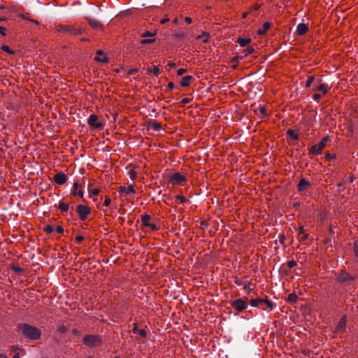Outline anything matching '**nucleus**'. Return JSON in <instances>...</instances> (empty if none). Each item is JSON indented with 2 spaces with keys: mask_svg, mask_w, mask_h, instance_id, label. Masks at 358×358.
I'll return each instance as SVG.
<instances>
[{
  "mask_svg": "<svg viewBox=\"0 0 358 358\" xmlns=\"http://www.w3.org/2000/svg\"><path fill=\"white\" fill-rule=\"evenodd\" d=\"M54 180L57 184L62 185L66 182L67 177L64 173L60 172L54 176Z\"/></svg>",
  "mask_w": 358,
  "mask_h": 358,
  "instance_id": "obj_11",
  "label": "nucleus"
},
{
  "mask_svg": "<svg viewBox=\"0 0 358 358\" xmlns=\"http://www.w3.org/2000/svg\"><path fill=\"white\" fill-rule=\"evenodd\" d=\"M148 125L150 128H152L155 131H159L162 129V125L155 120H150L148 122Z\"/></svg>",
  "mask_w": 358,
  "mask_h": 358,
  "instance_id": "obj_17",
  "label": "nucleus"
},
{
  "mask_svg": "<svg viewBox=\"0 0 358 358\" xmlns=\"http://www.w3.org/2000/svg\"><path fill=\"white\" fill-rule=\"evenodd\" d=\"M185 21L188 24H190L192 22V18L189 17H186L185 18Z\"/></svg>",
  "mask_w": 358,
  "mask_h": 358,
  "instance_id": "obj_62",
  "label": "nucleus"
},
{
  "mask_svg": "<svg viewBox=\"0 0 358 358\" xmlns=\"http://www.w3.org/2000/svg\"><path fill=\"white\" fill-rule=\"evenodd\" d=\"M110 203H111L110 199L109 197H106V199L104 200L103 205L106 206H108L110 205Z\"/></svg>",
  "mask_w": 358,
  "mask_h": 358,
  "instance_id": "obj_50",
  "label": "nucleus"
},
{
  "mask_svg": "<svg viewBox=\"0 0 358 358\" xmlns=\"http://www.w3.org/2000/svg\"><path fill=\"white\" fill-rule=\"evenodd\" d=\"M296 264V262L294 260H291L287 262V266L289 268H292Z\"/></svg>",
  "mask_w": 358,
  "mask_h": 358,
  "instance_id": "obj_43",
  "label": "nucleus"
},
{
  "mask_svg": "<svg viewBox=\"0 0 358 358\" xmlns=\"http://www.w3.org/2000/svg\"><path fill=\"white\" fill-rule=\"evenodd\" d=\"M332 157H333V156H331L330 154H327V155H325V159H326L327 160H331V159Z\"/></svg>",
  "mask_w": 358,
  "mask_h": 358,
  "instance_id": "obj_64",
  "label": "nucleus"
},
{
  "mask_svg": "<svg viewBox=\"0 0 358 358\" xmlns=\"http://www.w3.org/2000/svg\"><path fill=\"white\" fill-rule=\"evenodd\" d=\"M137 72V70L135 69H130L129 71V75H133V74H135Z\"/></svg>",
  "mask_w": 358,
  "mask_h": 358,
  "instance_id": "obj_60",
  "label": "nucleus"
},
{
  "mask_svg": "<svg viewBox=\"0 0 358 358\" xmlns=\"http://www.w3.org/2000/svg\"><path fill=\"white\" fill-rule=\"evenodd\" d=\"M44 231H45V233L47 234H51L52 231H53V227L50 225H47L45 228H44Z\"/></svg>",
  "mask_w": 358,
  "mask_h": 358,
  "instance_id": "obj_40",
  "label": "nucleus"
},
{
  "mask_svg": "<svg viewBox=\"0 0 358 358\" xmlns=\"http://www.w3.org/2000/svg\"><path fill=\"white\" fill-rule=\"evenodd\" d=\"M19 348L17 346L11 347V353H14L13 358H20V353L17 352Z\"/></svg>",
  "mask_w": 358,
  "mask_h": 358,
  "instance_id": "obj_29",
  "label": "nucleus"
},
{
  "mask_svg": "<svg viewBox=\"0 0 358 358\" xmlns=\"http://www.w3.org/2000/svg\"><path fill=\"white\" fill-rule=\"evenodd\" d=\"M176 199L177 200H179L180 203H184L188 201V200L182 195H177L176 196Z\"/></svg>",
  "mask_w": 358,
  "mask_h": 358,
  "instance_id": "obj_38",
  "label": "nucleus"
},
{
  "mask_svg": "<svg viewBox=\"0 0 358 358\" xmlns=\"http://www.w3.org/2000/svg\"><path fill=\"white\" fill-rule=\"evenodd\" d=\"M237 42L241 47H245L251 42L250 38H238Z\"/></svg>",
  "mask_w": 358,
  "mask_h": 358,
  "instance_id": "obj_21",
  "label": "nucleus"
},
{
  "mask_svg": "<svg viewBox=\"0 0 358 358\" xmlns=\"http://www.w3.org/2000/svg\"><path fill=\"white\" fill-rule=\"evenodd\" d=\"M148 227H150V229L153 231H155L157 229V227L156 226V224H151L150 223V225H148Z\"/></svg>",
  "mask_w": 358,
  "mask_h": 358,
  "instance_id": "obj_55",
  "label": "nucleus"
},
{
  "mask_svg": "<svg viewBox=\"0 0 358 358\" xmlns=\"http://www.w3.org/2000/svg\"><path fill=\"white\" fill-rule=\"evenodd\" d=\"M57 30L60 33H66L71 35H79L83 31L82 29H77L69 24H59L57 27Z\"/></svg>",
  "mask_w": 358,
  "mask_h": 358,
  "instance_id": "obj_5",
  "label": "nucleus"
},
{
  "mask_svg": "<svg viewBox=\"0 0 358 358\" xmlns=\"http://www.w3.org/2000/svg\"><path fill=\"white\" fill-rule=\"evenodd\" d=\"M120 192L121 193H124L125 194H134L136 192V191L134 188V186L132 185H130L128 187L121 186L120 187Z\"/></svg>",
  "mask_w": 358,
  "mask_h": 358,
  "instance_id": "obj_15",
  "label": "nucleus"
},
{
  "mask_svg": "<svg viewBox=\"0 0 358 358\" xmlns=\"http://www.w3.org/2000/svg\"><path fill=\"white\" fill-rule=\"evenodd\" d=\"M17 329L22 336L30 341H36L39 339L41 336V331L38 328L27 323L19 324Z\"/></svg>",
  "mask_w": 358,
  "mask_h": 358,
  "instance_id": "obj_1",
  "label": "nucleus"
},
{
  "mask_svg": "<svg viewBox=\"0 0 358 358\" xmlns=\"http://www.w3.org/2000/svg\"><path fill=\"white\" fill-rule=\"evenodd\" d=\"M244 57V56H236V57H234L231 59V62L232 63H236L237 62L239 59H243Z\"/></svg>",
  "mask_w": 358,
  "mask_h": 358,
  "instance_id": "obj_42",
  "label": "nucleus"
},
{
  "mask_svg": "<svg viewBox=\"0 0 358 358\" xmlns=\"http://www.w3.org/2000/svg\"><path fill=\"white\" fill-rule=\"evenodd\" d=\"M247 299V298H245V300L243 299H237L234 301H230V305L238 312H242L248 308Z\"/></svg>",
  "mask_w": 358,
  "mask_h": 358,
  "instance_id": "obj_6",
  "label": "nucleus"
},
{
  "mask_svg": "<svg viewBox=\"0 0 358 358\" xmlns=\"http://www.w3.org/2000/svg\"><path fill=\"white\" fill-rule=\"evenodd\" d=\"M287 134L293 140L296 141L299 139V134H296L295 131L292 129H288L287 131Z\"/></svg>",
  "mask_w": 358,
  "mask_h": 358,
  "instance_id": "obj_25",
  "label": "nucleus"
},
{
  "mask_svg": "<svg viewBox=\"0 0 358 358\" xmlns=\"http://www.w3.org/2000/svg\"><path fill=\"white\" fill-rule=\"evenodd\" d=\"M128 174L132 180H134L137 176L136 171H135L134 169L129 170Z\"/></svg>",
  "mask_w": 358,
  "mask_h": 358,
  "instance_id": "obj_35",
  "label": "nucleus"
},
{
  "mask_svg": "<svg viewBox=\"0 0 358 358\" xmlns=\"http://www.w3.org/2000/svg\"><path fill=\"white\" fill-rule=\"evenodd\" d=\"M259 308H261L264 310H271L275 307V304L272 303L271 301L264 299H261V301H259Z\"/></svg>",
  "mask_w": 358,
  "mask_h": 358,
  "instance_id": "obj_10",
  "label": "nucleus"
},
{
  "mask_svg": "<svg viewBox=\"0 0 358 358\" xmlns=\"http://www.w3.org/2000/svg\"><path fill=\"white\" fill-rule=\"evenodd\" d=\"M186 180V178L180 173H175L169 178V182L173 185L180 184Z\"/></svg>",
  "mask_w": 358,
  "mask_h": 358,
  "instance_id": "obj_9",
  "label": "nucleus"
},
{
  "mask_svg": "<svg viewBox=\"0 0 358 358\" xmlns=\"http://www.w3.org/2000/svg\"><path fill=\"white\" fill-rule=\"evenodd\" d=\"M296 299H297V296L294 294V293H292V294H289L288 295V301L291 302V303H295L296 301Z\"/></svg>",
  "mask_w": 358,
  "mask_h": 358,
  "instance_id": "obj_33",
  "label": "nucleus"
},
{
  "mask_svg": "<svg viewBox=\"0 0 358 358\" xmlns=\"http://www.w3.org/2000/svg\"><path fill=\"white\" fill-rule=\"evenodd\" d=\"M155 41V38H150V39H143L141 41V43L142 44H148L154 42Z\"/></svg>",
  "mask_w": 358,
  "mask_h": 358,
  "instance_id": "obj_39",
  "label": "nucleus"
},
{
  "mask_svg": "<svg viewBox=\"0 0 358 358\" xmlns=\"http://www.w3.org/2000/svg\"><path fill=\"white\" fill-rule=\"evenodd\" d=\"M243 289L247 292H249L250 291V284H247V285H245L244 287H243Z\"/></svg>",
  "mask_w": 358,
  "mask_h": 358,
  "instance_id": "obj_56",
  "label": "nucleus"
},
{
  "mask_svg": "<svg viewBox=\"0 0 358 358\" xmlns=\"http://www.w3.org/2000/svg\"><path fill=\"white\" fill-rule=\"evenodd\" d=\"M86 20L93 29H98L102 27L101 24L95 19L91 17H86Z\"/></svg>",
  "mask_w": 358,
  "mask_h": 358,
  "instance_id": "obj_16",
  "label": "nucleus"
},
{
  "mask_svg": "<svg viewBox=\"0 0 358 358\" xmlns=\"http://www.w3.org/2000/svg\"><path fill=\"white\" fill-rule=\"evenodd\" d=\"M6 28L4 27H1L0 26V34L2 35V36H6Z\"/></svg>",
  "mask_w": 358,
  "mask_h": 358,
  "instance_id": "obj_46",
  "label": "nucleus"
},
{
  "mask_svg": "<svg viewBox=\"0 0 358 358\" xmlns=\"http://www.w3.org/2000/svg\"><path fill=\"white\" fill-rule=\"evenodd\" d=\"M203 38V39H202L203 42L207 43L208 41L209 36L207 34L203 33L201 35L198 36L196 38L201 39Z\"/></svg>",
  "mask_w": 358,
  "mask_h": 358,
  "instance_id": "obj_34",
  "label": "nucleus"
},
{
  "mask_svg": "<svg viewBox=\"0 0 358 358\" xmlns=\"http://www.w3.org/2000/svg\"><path fill=\"white\" fill-rule=\"evenodd\" d=\"M302 235H303V236H302V237L301 238V241H305V240H306V239H307V238H308V234H302Z\"/></svg>",
  "mask_w": 358,
  "mask_h": 358,
  "instance_id": "obj_63",
  "label": "nucleus"
},
{
  "mask_svg": "<svg viewBox=\"0 0 358 358\" xmlns=\"http://www.w3.org/2000/svg\"><path fill=\"white\" fill-rule=\"evenodd\" d=\"M259 111H260L262 115H266V108L264 107L260 106L259 107Z\"/></svg>",
  "mask_w": 358,
  "mask_h": 358,
  "instance_id": "obj_52",
  "label": "nucleus"
},
{
  "mask_svg": "<svg viewBox=\"0 0 358 358\" xmlns=\"http://www.w3.org/2000/svg\"><path fill=\"white\" fill-rule=\"evenodd\" d=\"M56 230L59 234H62L64 232V228L62 226H57Z\"/></svg>",
  "mask_w": 358,
  "mask_h": 358,
  "instance_id": "obj_53",
  "label": "nucleus"
},
{
  "mask_svg": "<svg viewBox=\"0 0 358 358\" xmlns=\"http://www.w3.org/2000/svg\"><path fill=\"white\" fill-rule=\"evenodd\" d=\"M10 267H11V269L13 271H14L17 274H20L23 271V269L21 267H20L19 266L13 264V265H11Z\"/></svg>",
  "mask_w": 358,
  "mask_h": 358,
  "instance_id": "obj_31",
  "label": "nucleus"
},
{
  "mask_svg": "<svg viewBox=\"0 0 358 358\" xmlns=\"http://www.w3.org/2000/svg\"><path fill=\"white\" fill-rule=\"evenodd\" d=\"M329 141H330L329 136H325L319 143L313 145L308 149L309 155H318L321 154Z\"/></svg>",
  "mask_w": 358,
  "mask_h": 358,
  "instance_id": "obj_4",
  "label": "nucleus"
},
{
  "mask_svg": "<svg viewBox=\"0 0 358 358\" xmlns=\"http://www.w3.org/2000/svg\"><path fill=\"white\" fill-rule=\"evenodd\" d=\"M186 72H187V69H182H182H178V71H177V74H178V76H182V75H183V74H184L185 73H186Z\"/></svg>",
  "mask_w": 358,
  "mask_h": 358,
  "instance_id": "obj_47",
  "label": "nucleus"
},
{
  "mask_svg": "<svg viewBox=\"0 0 358 358\" xmlns=\"http://www.w3.org/2000/svg\"><path fill=\"white\" fill-rule=\"evenodd\" d=\"M87 124L98 129H101L103 127V124L98 121V116L94 114L90 115L87 119Z\"/></svg>",
  "mask_w": 358,
  "mask_h": 358,
  "instance_id": "obj_8",
  "label": "nucleus"
},
{
  "mask_svg": "<svg viewBox=\"0 0 358 358\" xmlns=\"http://www.w3.org/2000/svg\"><path fill=\"white\" fill-rule=\"evenodd\" d=\"M58 208L63 213L67 212L69 209V205L67 203H64V202L60 201L59 203Z\"/></svg>",
  "mask_w": 358,
  "mask_h": 358,
  "instance_id": "obj_23",
  "label": "nucleus"
},
{
  "mask_svg": "<svg viewBox=\"0 0 358 358\" xmlns=\"http://www.w3.org/2000/svg\"><path fill=\"white\" fill-rule=\"evenodd\" d=\"M315 90L322 92L323 94H325L327 92V87L326 85L320 84Z\"/></svg>",
  "mask_w": 358,
  "mask_h": 358,
  "instance_id": "obj_30",
  "label": "nucleus"
},
{
  "mask_svg": "<svg viewBox=\"0 0 358 358\" xmlns=\"http://www.w3.org/2000/svg\"><path fill=\"white\" fill-rule=\"evenodd\" d=\"M308 30V27L304 23H299L296 27V33L299 36L304 35Z\"/></svg>",
  "mask_w": 358,
  "mask_h": 358,
  "instance_id": "obj_14",
  "label": "nucleus"
},
{
  "mask_svg": "<svg viewBox=\"0 0 358 358\" xmlns=\"http://www.w3.org/2000/svg\"><path fill=\"white\" fill-rule=\"evenodd\" d=\"M147 71L148 73H153L155 76L159 74V69L157 66H154L152 69H148Z\"/></svg>",
  "mask_w": 358,
  "mask_h": 358,
  "instance_id": "obj_26",
  "label": "nucleus"
},
{
  "mask_svg": "<svg viewBox=\"0 0 358 358\" xmlns=\"http://www.w3.org/2000/svg\"><path fill=\"white\" fill-rule=\"evenodd\" d=\"M168 66H169L170 67L174 68V67H176V64L174 62L169 61L168 62Z\"/></svg>",
  "mask_w": 358,
  "mask_h": 358,
  "instance_id": "obj_61",
  "label": "nucleus"
},
{
  "mask_svg": "<svg viewBox=\"0 0 358 358\" xmlns=\"http://www.w3.org/2000/svg\"><path fill=\"white\" fill-rule=\"evenodd\" d=\"M191 101H192V99L189 98H184L182 99L181 103L184 106V105L189 103Z\"/></svg>",
  "mask_w": 358,
  "mask_h": 358,
  "instance_id": "obj_48",
  "label": "nucleus"
},
{
  "mask_svg": "<svg viewBox=\"0 0 358 358\" xmlns=\"http://www.w3.org/2000/svg\"><path fill=\"white\" fill-rule=\"evenodd\" d=\"M76 212L78 214L80 219L84 221L87 220V215L91 213V209L87 206L79 204L76 207Z\"/></svg>",
  "mask_w": 358,
  "mask_h": 358,
  "instance_id": "obj_7",
  "label": "nucleus"
},
{
  "mask_svg": "<svg viewBox=\"0 0 358 358\" xmlns=\"http://www.w3.org/2000/svg\"><path fill=\"white\" fill-rule=\"evenodd\" d=\"M79 187V184L78 182H75L73 184V189L72 190V194L74 195V196H76L77 195V189Z\"/></svg>",
  "mask_w": 358,
  "mask_h": 358,
  "instance_id": "obj_41",
  "label": "nucleus"
},
{
  "mask_svg": "<svg viewBox=\"0 0 358 358\" xmlns=\"http://www.w3.org/2000/svg\"><path fill=\"white\" fill-rule=\"evenodd\" d=\"M255 52V49L252 46H249L243 50L244 57L251 55V54L254 53Z\"/></svg>",
  "mask_w": 358,
  "mask_h": 358,
  "instance_id": "obj_27",
  "label": "nucleus"
},
{
  "mask_svg": "<svg viewBox=\"0 0 358 358\" xmlns=\"http://www.w3.org/2000/svg\"><path fill=\"white\" fill-rule=\"evenodd\" d=\"M261 299H260V298H257V299H251V300L250 301V305H251L252 306H253V307H257V308H259V303H260V302H259V301H261Z\"/></svg>",
  "mask_w": 358,
  "mask_h": 358,
  "instance_id": "obj_28",
  "label": "nucleus"
},
{
  "mask_svg": "<svg viewBox=\"0 0 358 358\" xmlns=\"http://www.w3.org/2000/svg\"><path fill=\"white\" fill-rule=\"evenodd\" d=\"M314 80H315V77L314 76H309L308 78L307 81L306 82L305 87L306 88L310 87L311 84L313 83Z\"/></svg>",
  "mask_w": 358,
  "mask_h": 358,
  "instance_id": "obj_32",
  "label": "nucleus"
},
{
  "mask_svg": "<svg viewBox=\"0 0 358 358\" xmlns=\"http://www.w3.org/2000/svg\"><path fill=\"white\" fill-rule=\"evenodd\" d=\"M83 240H84V237L83 236H78L76 238V243L77 244H80Z\"/></svg>",
  "mask_w": 358,
  "mask_h": 358,
  "instance_id": "obj_45",
  "label": "nucleus"
},
{
  "mask_svg": "<svg viewBox=\"0 0 358 358\" xmlns=\"http://www.w3.org/2000/svg\"><path fill=\"white\" fill-rule=\"evenodd\" d=\"M150 219L151 217L148 214H145L141 216V221L143 222V224L145 227L150 225L149 221L150 220Z\"/></svg>",
  "mask_w": 358,
  "mask_h": 358,
  "instance_id": "obj_24",
  "label": "nucleus"
},
{
  "mask_svg": "<svg viewBox=\"0 0 358 358\" xmlns=\"http://www.w3.org/2000/svg\"><path fill=\"white\" fill-rule=\"evenodd\" d=\"M57 330L59 333L64 334L67 331L68 329L65 325L62 324L58 327Z\"/></svg>",
  "mask_w": 358,
  "mask_h": 358,
  "instance_id": "obj_36",
  "label": "nucleus"
},
{
  "mask_svg": "<svg viewBox=\"0 0 358 358\" xmlns=\"http://www.w3.org/2000/svg\"><path fill=\"white\" fill-rule=\"evenodd\" d=\"M270 27H271V23L266 22L263 24L262 29H259L257 33L258 35L263 36L270 29Z\"/></svg>",
  "mask_w": 358,
  "mask_h": 358,
  "instance_id": "obj_20",
  "label": "nucleus"
},
{
  "mask_svg": "<svg viewBox=\"0 0 358 358\" xmlns=\"http://www.w3.org/2000/svg\"><path fill=\"white\" fill-rule=\"evenodd\" d=\"M320 98H321V94H320L316 93L313 95V99L316 101H318L320 99Z\"/></svg>",
  "mask_w": 358,
  "mask_h": 358,
  "instance_id": "obj_51",
  "label": "nucleus"
},
{
  "mask_svg": "<svg viewBox=\"0 0 358 358\" xmlns=\"http://www.w3.org/2000/svg\"><path fill=\"white\" fill-rule=\"evenodd\" d=\"M96 55H99V56H101L102 55L103 57H96L95 58V60L97 61V62H108V59L107 57L104 55V53L102 50H97L96 52Z\"/></svg>",
  "mask_w": 358,
  "mask_h": 358,
  "instance_id": "obj_22",
  "label": "nucleus"
},
{
  "mask_svg": "<svg viewBox=\"0 0 358 358\" xmlns=\"http://www.w3.org/2000/svg\"><path fill=\"white\" fill-rule=\"evenodd\" d=\"M132 331L134 334H139L143 338H145L147 335L146 331L144 329H139L136 324H134Z\"/></svg>",
  "mask_w": 358,
  "mask_h": 358,
  "instance_id": "obj_19",
  "label": "nucleus"
},
{
  "mask_svg": "<svg viewBox=\"0 0 358 358\" xmlns=\"http://www.w3.org/2000/svg\"><path fill=\"white\" fill-rule=\"evenodd\" d=\"M193 80V77L192 76H186L183 77L180 81V85L182 87H187L189 85L190 82Z\"/></svg>",
  "mask_w": 358,
  "mask_h": 358,
  "instance_id": "obj_18",
  "label": "nucleus"
},
{
  "mask_svg": "<svg viewBox=\"0 0 358 358\" xmlns=\"http://www.w3.org/2000/svg\"><path fill=\"white\" fill-rule=\"evenodd\" d=\"M143 37H152L153 34L150 31H146L145 34L142 35Z\"/></svg>",
  "mask_w": 358,
  "mask_h": 358,
  "instance_id": "obj_54",
  "label": "nucleus"
},
{
  "mask_svg": "<svg viewBox=\"0 0 358 358\" xmlns=\"http://www.w3.org/2000/svg\"><path fill=\"white\" fill-rule=\"evenodd\" d=\"M83 343L90 348H96L102 344L101 338L97 335L87 334L83 339Z\"/></svg>",
  "mask_w": 358,
  "mask_h": 358,
  "instance_id": "obj_3",
  "label": "nucleus"
},
{
  "mask_svg": "<svg viewBox=\"0 0 358 358\" xmlns=\"http://www.w3.org/2000/svg\"><path fill=\"white\" fill-rule=\"evenodd\" d=\"M175 36L178 38H183L185 37V34L184 32L181 31V32H179V33H176L175 34Z\"/></svg>",
  "mask_w": 358,
  "mask_h": 358,
  "instance_id": "obj_49",
  "label": "nucleus"
},
{
  "mask_svg": "<svg viewBox=\"0 0 358 358\" xmlns=\"http://www.w3.org/2000/svg\"><path fill=\"white\" fill-rule=\"evenodd\" d=\"M174 87H175V85H174L173 83H172V82L169 83V84H168V89L169 90H173Z\"/></svg>",
  "mask_w": 358,
  "mask_h": 358,
  "instance_id": "obj_57",
  "label": "nucleus"
},
{
  "mask_svg": "<svg viewBox=\"0 0 358 358\" xmlns=\"http://www.w3.org/2000/svg\"><path fill=\"white\" fill-rule=\"evenodd\" d=\"M234 282L238 286H241L243 285V282L240 279L236 278Z\"/></svg>",
  "mask_w": 358,
  "mask_h": 358,
  "instance_id": "obj_58",
  "label": "nucleus"
},
{
  "mask_svg": "<svg viewBox=\"0 0 358 358\" xmlns=\"http://www.w3.org/2000/svg\"><path fill=\"white\" fill-rule=\"evenodd\" d=\"M72 333L75 336H79V334H80V331L77 329H73L72 330Z\"/></svg>",
  "mask_w": 358,
  "mask_h": 358,
  "instance_id": "obj_59",
  "label": "nucleus"
},
{
  "mask_svg": "<svg viewBox=\"0 0 358 358\" xmlns=\"http://www.w3.org/2000/svg\"><path fill=\"white\" fill-rule=\"evenodd\" d=\"M310 186V183L307 180L302 178L297 185V189L299 192H303L307 189Z\"/></svg>",
  "mask_w": 358,
  "mask_h": 358,
  "instance_id": "obj_12",
  "label": "nucleus"
},
{
  "mask_svg": "<svg viewBox=\"0 0 358 358\" xmlns=\"http://www.w3.org/2000/svg\"><path fill=\"white\" fill-rule=\"evenodd\" d=\"M1 49H2V50H3L9 54H11V55L14 54V51L12 50L8 45H2Z\"/></svg>",
  "mask_w": 358,
  "mask_h": 358,
  "instance_id": "obj_37",
  "label": "nucleus"
},
{
  "mask_svg": "<svg viewBox=\"0 0 358 358\" xmlns=\"http://www.w3.org/2000/svg\"><path fill=\"white\" fill-rule=\"evenodd\" d=\"M346 322H347V317L345 315H343L340 319L338 324H337V331H345L346 328Z\"/></svg>",
  "mask_w": 358,
  "mask_h": 358,
  "instance_id": "obj_13",
  "label": "nucleus"
},
{
  "mask_svg": "<svg viewBox=\"0 0 358 358\" xmlns=\"http://www.w3.org/2000/svg\"><path fill=\"white\" fill-rule=\"evenodd\" d=\"M99 190L98 189H94L90 192V196H96L99 194Z\"/></svg>",
  "mask_w": 358,
  "mask_h": 358,
  "instance_id": "obj_44",
  "label": "nucleus"
},
{
  "mask_svg": "<svg viewBox=\"0 0 358 358\" xmlns=\"http://www.w3.org/2000/svg\"><path fill=\"white\" fill-rule=\"evenodd\" d=\"M336 282L343 285H351L355 281V277L344 271H340L336 274Z\"/></svg>",
  "mask_w": 358,
  "mask_h": 358,
  "instance_id": "obj_2",
  "label": "nucleus"
}]
</instances>
